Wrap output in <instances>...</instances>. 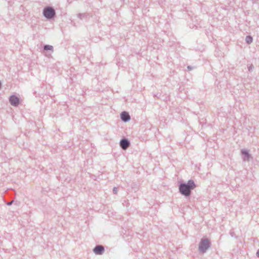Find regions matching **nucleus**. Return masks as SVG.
I'll use <instances>...</instances> for the list:
<instances>
[{
	"instance_id": "obj_7",
	"label": "nucleus",
	"mask_w": 259,
	"mask_h": 259,
	"mask_svg": "<svg viewBox=\"0 0 259 259\" xmlns=\"http://www.w3.org/2000/svg\"><path fill=\"white\" fill-rule=\"evenodd\" d=\"M120 118L122 121L126 122L130 120L131 116L128 112L126 111H123L120 113Z\"/></svg>"
},
{
	"instance_id": "obj_11",
	"label": "nucleus",
	"mask_w": 259,
	"mask_h": 259,
	"mask_svg": "<svg viewBox=\"0 0 259 259\" xmlns=\"http://www.w3.org/2000/svg\"><path fill=\"white\" fill-rule=\"evenodd\" d=\"M78 17L80 19H83L87 17V14L85 13H80L78 15Z\"/></svg>"
},
{
	"instance_id": "obj_14",
	"label": "nucleus",
	"mask_w": 259,
	"mask_h": 259,
	"mask_svg": "<svg viewBox=\"0 0 259 259\" xmlns=\"http://www.w3.org/2000/svg\"><path fill=\"white\" fill-rule=\"evenodd\" d=\"M14 202V200H13L10 202H7L6 204L8 206H11Z\"/></svg>"
},
{
	"instance_id": "obj_13",
	"label": "nucleus",
	"mask_w": 259,
	"mask_h": 259,
	"mask_svg": "<svg viewBox=\"0 0 259 259\" xmlns=\"http://www.w3.org/2000/svg\"><path fill=\"white\" fill-rule=\"evenodd\" d=\"M117 192H118V188L116 187H114L113 189V193L114 194H116L117 193Z\"/></svg>"
},
{
	"instance_id": "obj_2",
	"label": "nucleus",
	"mask_w": 259,
	"mask_h": 259,
	"mask_svg": "<svg viewBox=\"0 0 259 259\" xmlns=\"http://www.w3.org/2000/svg\"><path fill=\"white\" fill-rule=\"evenodd\" d=\"M211 243L209 239L202 238L201 239L198 245V251L200 253L204 254L210 248Z\"/></svg>"
},
{
	"instance_id": "obj_16",
	"label": "nucleus",
	"mask_w": 259,
	"mask_h": 259,
	"mask_svg": "<svg viewBox=\"0 0 259 259\" xmlns=\"http://www.w3.org/2000/svg\"><path fill=\"white\" fill-rule=\"evenodd\" d=\"M256 255L258 257H259V249L257 250L256 252Z\"/></svg>"
},
{
	"instance_id": "obj_1",
	"label": "nucleus",
	"mask_w": 259,
	"mask_h": 259,
	"mask_svg": "<svg viewBox=\"0 0 259 259\" xmlns=\"http://www.w3.org/2000/svg\"><path fill=\"white\" fill-rule=\"evenodd\" d=\"M196 186L194 181L189 180L187 183H181L179 186V192L185 197L190 196L192 190L196 188Z\"/></svg>"
},
{
	"instance_id": "obj_17",
	"label": "nucleus",
	"mask_w": 259,
	"mask_h": 259,
	"mask_svg": "<svg viewBox=\"0 0 259 259\" xmlns=\"http://www.w3.org/2000/svg\"><path fill=\"white\" fill-rule=\"evenodd\" d=\"M1 87H2V83H1V82L0 81V89L1 88Z\"/></svg>"
},
{
	"instance_id": "obj_3",
	"label": "nucleus",
	"mask_w": 259,
	"mask_h": 259,
	"mask_svg": "<svg viewBox=\"0 0 259 259\" xmlns=\"http://www.w3.org/2000/svg\"><path fill=\"white\" fill-rule=\"evenodd\" d=\"M43 16L48 20L53 19L56 16V11L55 9L50 6L44 8L42 12Z\"/></svg>"
},
{
	"instance_id": "obj_9",
	"label": "nucleus",
	"mask_w": 259,
	"mask_h": 259,
	"mask_svg": "<svg viewBox=\"0 0 259 259\" xmlns=\"http://www.w3.org/2000/svg\"><path fill=\"white\" fill-rule=\"evenodd\" d=\"M253 41L252 37L251 35H247L245 38V41L247 44H250Z\"/></svg>"
},
{
	"instance_id": "obj_8",
	"label": "nucleus",
	"mask_w": 259,
	"mask_h": 259,
	"mask_svg": "<svg viewBox=\"0 0 259 259\" xmlns=\"http://www.w3.org/2000/svg\"><path fill=\"white\" fill-rule=\"evenodd\" d=\"M241 154L242 155V158L243 161H249L251 158V155L249 153V151L246 149L241 150Z\"/></svg>"
},
{
	"instance_id": "obj_4",
	"label": "nucleus",
	"mask_w": 259,
	"mask_h": 259,
	"mask_svg": "<svg viewBox=\"0 0 259 259\" xmlns=\"http://www.w3.org/2000/svg\"><path fill=\"white\" fill-rule=\"evenodd\" d=\"M10 104L14 106H18L20 103L19 98L16 95H11L9 98Z\"/></svg>"
},
{
	"instance_id": "obj_6",
	"label": "nucleus",
	"mask_w": 259,
	"mask_h": 259,
	"mask_svg": "<svg viewBox=\"0 0 259 259\" xmlns=\"http://www.w3.org/2000/svg\"><path fill=\"white\" fill-rule=\"evenodd\" d=\"M120 147L123 149L126 150L130 145V141L126 138H122L119 142Z\"/></svg>"
},
{
	"instance_id": "obj_10",
	"label": "nucleus",
	"mask_w": 259,
	"mask_h": 259,
	"mask_svg": "<svg viewBox=\"0 0 259 259\" xmlns=\"http://www.w3.org/2000/svg\"><path fill=\"white\" fill-rule=\"evenodd\" d=\"M44 51H53V47L52 46L49 45H45L44 46Z\"/></svg>"
},
{
	"instance_id": "obj_15",
	"label": "nucleus",
	"mask_w": 259,
	"mask_h": 259,
	"mask_svg": "<svg viewBox=\"0 0 259 259\" xmlns=\"http://www.w3.org/2000/svg\"><path fill=\"white\" fill-rule=\"evenodd\" d=\"M193 68H194V67L191 66H187V69H188V70H189V71L192 70Z\"/></svg>"
},
{
	"instance_id": "obj_12",
	"label": "nucleus",
	"mask_w": 259,
	"mask_h": 259,
	"mask_svg": "<svg viewBox=\"0 0 259 259\" xmlns=\"http://www.w3.org/2000/svg\"><path fill=\"white\" fill-rule=\"evenodd\" d=\"M253 69L254 66L252 64H250L249 66H248V70L249 72L252 71Z\"/></svg>"
},
{
	"instance_id": "obj_5",
	"label": "nucleus",
	"mask_w": 259,
	"mask_h": 259,
	"mask_svg": "<svg viewBox=\"0 0 259 259\" xmlns=\"http://www.w3.org/2000/svg\"><path fill=\"white\" fill-rule=\"evenodd\" d=\"M105 251L104 247L102 245H97L93 249V252L97 255H101Z\"/></svg>"
}]
</instances>
